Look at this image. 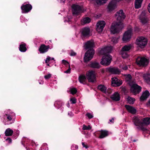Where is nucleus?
Instances as JSON below:
<instances>
[{"mask_svg": "<svg viewBox=\"0 0 150 150\" xmlns=\"http://www.w3.org/2000/svg\"><path fill=\"white\" fill-rule=\"evenodd\" d=\"M132 47L131 44L125 45L122 48L121 51L125 52L128 51L130 50Z\"/></svg>", "mask_w": 150, "mask_h": 150, "instance_id": "nucleus-29", "label": "nucleus"}, {"mask_svg": "<svg viewBox=\"0 0 150 150\" xmlns=\"http://www.w3.org/2000/svg\"><path fill=\"white\" fill-rule=\"evenodd\" d=\"M125 107L129 112L133 114L136 113V110L132 106L128 105H125Z\"/></svg>", "mask_w": 150, "mask_h": 150, "instance_id": "nucleus-21", "label": "nucleus"}, {"mask_svg": "<svg viewBox=\"0 0 150 150\" xmlns=\"http://www.w3.org/2000/svg\"><path fill=\"white\" fill-rule=\"evenodd\" d=\"M147 106H150V100H149L147 103Z\"/></svg>", "mask_w": 150, "mask_h": 150, "instance_id": "nucleus-55", "label": "nucleus"}, {"mask_svg": "<svg viewBox=\"0 0 150 150\" xmlns=\"http://www.w3.org/2000/svg\"><path fill=\"white\" fill-rule=\"evenodd\" d=\"M49 46H46L44 45H42L39 49L40 53H43L47 52L49 48Z\"/></svg>", "mask_w": 150, "mask_h": 150, "instance_id": "nucleus-19", "label": "nucleus"}, {"mask_svg": "<svg viewBox=\"0 0 150 150\" xmlns=\"http://www.w3.org/2000/svg\"><path fill=\"white\" fill-rule=\"evenodd\" d=\"M43 81H42L41 82H39V83L40 84H43Z\"/></svg>", "mask_w": 150, "mask_h": 150, "instance_id": "nucleus-60", "label": "nucleus"}, {"mask_svg": "<svg viewBox=\"0 0 150 150\" xmlns=\"http://www.w3.org/2000/svg\"><path fill=\"white\" fill-rule=\"evenodd\" d=\"M138 28H136L135 29V31H138V30L137 29H138Z\"/></svg>", "mask_w": 150, "mask_h": 150, "instance_id": "nucleus-61", "label": "nucleus"}, {"mask_svg": "<svg viewBox=\"0 0 150 150\" xmlns=\"http://www.w3.org/2000/svg\"><path fill=\"white\" fill-rule=\"evenodd\" d=\"M71 70V69L70 68V66H69L68 69L67 70L65 71H64V73H69L70 72Z\"/></svg>", "mask_w": 150, "mask_h": 150, "instance_id": "nucleus-47", "label": "nucleus"}, {"mask_svg": "<svg viewBox=\"0 0 150 150\" xmlns=\"http://www.w3.org/2000/svg\"><path fill=\"white\" fill-rule=\"evenodd\" d=\"M32 6L30 4H23L21 7L22 12L27 13L30 11L32 9Z\"/></svg>", "mask_w": 150, "mask_h": 150, "instance_id": "nucleus-15", "label": "nucleus"}, {"mask_svg": "<svg viewBox=\"0 0 150 150\" xmlns=\"http://www.w3.org/2000/svg\"><path fill=\"white\" fill-rule=\"evenodd\" d=\"M71 17H70V18H69L68 17L65 18L64 21L65 22H66L67 21L69 22L70 21V19H71Z\"/></svg>", "mask_w": 150, "mask_h": 150, "instance_id": "nucleus-49", "label": "nucleus"}, {"mask_svg": "<svg viewBox=\"0 0 150 150\" xmlns=\"http://www.w3.org/2000/svg\"><path fill=\"white\" fill-rule=\"evenodd\" d=\"M133 122L135 125L142 128V118L139 117H134L133 118Z\"/></svg>", "mask_w": 150, "mask_h": 150, "instance_id": "nucleus-12", "label": "nucleus"}, {"mask_svg": "<svg viewBox=\"0 0 150 150\" xmlns=\"http://www.w3.org/2000/svg\"><path fill=\"white\" fill-rule=\"evenodd\" d=\"M74 147H75V149H78V146L76 145H72L71 146V149L73 150H74L75 149H74L73 148Z\"/></svg>", "mask_w": 150, "mask_h": 150, "instance_id": "nucleus-46", "label": "nucleus"}, {"mask_svg": "<svg viewBox=\"0 0 150 150\" xmlns=\"http://www.w3.org/2000/svg\"><path fill=\"white\" fill-rule=\"evenodd\" d=\"M13 132V131L12 129L10 128H8L6 130L5 134L6 136H9L12 135Z\"/></svg>", "mask_w": 150, "mask_h": 150, "instance_id": "nucleus-32", "label": "nucleus"}, {"mask_svg": "<svg viewBox=\"0 0 150 150\" xmlns=\"http://www.w3.org/2000/svg\"><path fill=\"white\" fill-rule=\"evenodd\" d=\"M117 21L113 22L110 28L111 33L115 34L119 33L123 28L124 25L122 21L124 19L125 16L122 10L118 11L115 15Z\"/></svg>", "mask_w": 150, "mask_h": 150, "instance_id": "nucleus-1", "label": "nucleus"}, {"mask_svg": "<svg viewBox=\"0 0 150 150\" xmlns=\"http://www.w3.org/2000/svg\"><path fill=\"white\" fill-rule=\"evenodd\" d=\"M112 85L113 86H119L122 83V81L117 79L116 77L112 79Z\"/></svg>", "mask_w": 150, "mask_h": 150, "instance_id": "nucleus-16", "label": "nucleus"}, {"mask_svg": "<svg viewBox=\"0 0 150 150\" xmlns=\"http://www.w3.org/2000/svg\"><path fill=\"white\" fill-rule=\"evenodd\" d=\"M100 135H99V138L103 139L107 137L108 135V132L105 130L100 131Z\"/></svg>", "mask_w": 150, "mask_h": 150, "instance_id": "nucleus-24", "label": "nucleus"}, {"mask_svg": "<svg viewBox=\"0 0 150 150\" xmlns=\"http://www.w3.org/2000/svg\"><path fill=\"white\" fill-rule=\"evenodd\" d=\"M13 122H14V121H13V120H12V122H10V123H6V124H8H8H11L12 123H13Z\"/></svg>", "mask_w": 150, "mask_h": 150, "instance_id": "nucleus-59", "label": "nucleus"}, {"mask_svg": "<svg viewBox=\"0 0 150 150\" xmlns=\"http://www.w3.org/2000/svg\"><path fill=\"white\" fill-rule=\"evenodd\" d=\"M68 115H69L70 116H72L73 115V114L72 113L70 112H69L68 113Z\"/></svg>", "mask_w": 150, "mask_h": 150, "instance_id": "nucleus-53", "label": "nucleus"}, {"mask_svg": "<svg viewBox=\"0 0 150 150\" xmlns=\"http://www.w3.org/2000/svg\"><path fill=\"white\" fill-rule=\"evenodd\" d=\"M95 53V51L93 49L88 50L85 53L84 57V62L89 61L92 59Z\"/></svg>", "mask_w": 150, "mask_h": 150, "instance_id": "nucleus-6", "label": "nucleus"}, {"mask_svg": "<svg viewBox=\"0 0 150 150\" xmlns=\"http://www.w3.org/2000/svg\"><path fill=\"white\" fill-rule=\"evenodd\" d=\"M70 55L71 56H74L76 55V53L73 51H71L70 53Z\"/></svg>", "mask_w": 150, "mask_h": 150, "instance_id": "nucleus-50", "label": "nucleus"}, {"mask_svg": "<svg viewBox=\"0 0 150 150\" xmlns=\"http://www.w3.org/2000/svg\"><path fill=\"white\" fill-rule=\"evenodd\" d=\"M114 120L113 118H112V119L110 120V122L113 123V121Z\"/></svg>", "mask_w": 150, "mask_h": 150, "instance_id": "nucleus-58", "label": "nucleus"}, {"mask_svg": "<svg viewBox=\"0 0 150 150\" xmlns=\"http://www.w3.org/2000/svg\"><path fill=\"white\" fill-rule=\"evenodd\" d=\"M127 68L128 67L126 66H125L124 67L122 68V69L124 70H126L127 69Z\"/></svg>", "mask_w": 150, "mask_h": 150, "instance_id": "nucleus-56", "label": "nucleus"}, {"mask_svg": "<svg viewBox=\"0 0 150 150\" xmlns=\"http://www.w3.org/2000/svg\"><path fill=\"white\" fill-rule=\"evenodd\" d=\"M149 95V92L147 90L145 91L143 93L142 96H141L140 98V100L143 101L146 100Z\"/></svg>", "mask_w": 150, "mask_h": 150, "instance_id": "nucleus-18", "label": "nucleus"}, {"mask_svg": "<svg viewBox=\"0 0 150 150\" xmlns=\"http://www.w3.org/2000/svg\"><path fill=\"white\" fill-rule=\"evenodd\" d=\"M62 62L65 65H67L68 64V62L67 61L64 59L62 61Z\"/></svg>", "mask_w": 150, "mask_h": 150, "instance_id": "nucleus-48", "label": "nucleus"}, {"mask_svg": "<svg viewBox=\"0 0 150 150\" xmlns=\"http://www.w3.org/2000/svg\"><path fill=\"white\" fill-rule=\"evenodd\" d=\"M143 77L145 81L148 83H150V74H145L143 75Z\"/></svg>", "mask_w": 150, "mask_h": 150, "instance_id": "nucleus-31", "label": "nucleus"}, {"mask_svg": "<svg viewBox=\"0 0 150 150\" xmlns=\"http://www.w3.org/2000/svg\"><path fill=\"white\" fill-rule=\"evenodd\" d=\"M91 67L95 68H99L100 67V65L99 63L96 62H92L91 64Z\"/></svg>", "mask_w": 150, "mask_h": 150, "instance_id": "nucleus-34", "label": "nucleus"}, {"mask_svg": "<svg viewBox=\"0 0 150 150\" xmlns=\"http://www.w3.org/2000/svg\"><path fill=\"white\" fill-rule=\"evenodd\" d=\"M86 115L88 117L89 119H91L93 117V116L91 114L89 113H86Z\"/></svg>", "mask_w": 150, "mask_h": 150, "instance_id": "nucleus-45", "label": "nucleus"}, {"mask_svg": "<svg viewBox=\"0 0 150 150\" xmlns=\"http://www.w3.org/2000/svg\"><path fill=\"white\" fill-rule=\"evenodd\" d=\"M143 0H135L134 5L136 8H140L142 6V2Z\"/></svg>", "mask_w": 150, "mask_h": 150, "instance_id": "nucleus-25", "label": "nucleus"}, {"mask_svg": "<svg viewBox=\"0 0 150 150\" xmlns=\"http://www.w3.org/2000/svg\"><path fill=\"white\" fill-rule=\"evenodd\" d=\"M86 77L84 75H81L79 78V82L85 84L86 80Z\"/></svg>", "mask_w": 150, "mask_h": 150, "instance_id": "nucleus-26", "label": "nucleus"}, {"mask_svg": "<svg viewBox=\"0 0 150 150\" xmlns=\"http://www.w3.org/2000/svg\"><path fill=\"white\" fill-rule=\"evenodd\" d=\"M86 77L89 82H94L96 81V74L94 71L89 70L87 71Z\"/></svg>", "mask_w": 150, "mask_h": 150, "instance_id": "nucleus-5", "label": "nucleus"}, {"mask_svg": "<svg viewBox=\"0 0 150 150\" xmlns=\"http://www.w3.org/2000/svg\"><path fill=\"white\" fill-rule=\"evenodd\" d=\"M147 39L146 38L143 36L138 37L136 40V43L137 45L141 48H144L147 43Z\"/></svg>", "mask_w": 150, "mask_h": 150, "instance_id": "nucleus-3", "label": "nucleus"}, {"mask_svg": "<svg viewBox=\"0 0 150 150\" xmlns=\"http://www.w3.org/2000/svg\"><path fill=\"white\" fill-rule=\"evenodd\" d=\"M15 115L14 113L13 112L8 110L6 112L5 115H4V119L7 120V121H11L13 116Z\"/></svg>", "mask_w": 150, "mask_h": 150, "instance_id": "nucleus-14", "label": "nucleus"}, {"mask_svg": "<svg viewBox=\"0 0 150 150\" xmlns=\"http://www.w3.org/2000/svg\"><path fill=\"white\" fill-rule=\"evenodd\" d=\"M111 41L113 43L115 44L118 42V39L116 38H113L112 39Z\"/></svg>", "mask_w": 150, "mask_h": 150, "instance_id": "nucleus-40", "label": "nucleus"}, {"mask_svg": "<svg viewBox=\"0 0 150 150\" xmlns=\"http://www.w3.org/2000/svg\"><path fill=\"white\" fill-rule=\"evenodd\" d=\"M81 32L83 36H88L90 34V30L88 28H85L82 29Z\"/></svg>", "mask_w": 150, "mask_h": 150, "instance_id": "nucleus-23", "label": "nucleus"}, {"mask_svg": "<svg viewBox=\"0 0 150 150\" xmlns=\"http://www.w3.org/2000/svg\"><path fill=\"white\" fill-rule=\"evenodd\" d=\"M60 104L61 101L60 100H57L55 102L54 105L55 107H58L57 105L59 107L60 105Z\"/></svg>", "mask_w": 150, "mask_h": 150, "instance_id": "nucleus-42", "label": "nucleus"}, {"mask_svg": "<svg viewBox=\"0 0 150 150\" xmlns=\"http://www.w3.org/2000/svg\"><path fill=\"white\" fill-rule=\"evenodd\" d=\"M91 129V127L89 125L88 126H86L84 125H83L82 128L83 130H90Z\"/></svg>", "mask_w": 150, "mask_h": 150, "instance_id": "nucleus-39", "label": "nucleus"}, {"mask_svg": "<svg viewBox=\"0 0 150 150\" xmlns=\"http://www.w3.org/2000/svg\"><path fill=\"white\" fill-rule=\"evenodd\" d=\"M91 21V19L88 17H86L81 21L82 24H85L89 23Z\"/></svg>", "mask_w": 150, "mask_h": 150, "instance_id": "nucleus-33", "label": "nucleus"}, {"mask_svg": "<svg viewBox=\"0 0 150 150\" xmlns=\"http://www.w3.org/2000/svg\"><path fill=\"white\" fill-rule=\"evenodd\" d=\"M115 1L117 3L119 2L120 1H122L123 0H115Z\"/></svg>", "mask_w": 150, "mask_h": 150, "instance_id": "nucleus-57", "label": "nucleus"}, {"mask_svg": "<svg viewBox=\"0 0 150 150\" xmlns=\"http://www.w3.org/2000/svg\"><path fill=\"white\" fill-rule=\"evenodd\" d=\"M127 103L130 104H133L135 101L134 98L130 97H128L127 98Z\"/></svg>", "mask_w": 150, "mask_h": 150, "instance_id": "nucleus-35", "label": "nucleus"}, {"mask_svg": "<svg viewBox=\"0 0 150 150\" xmlns=\"http://www.w3.org/2000/svg\"><path fill=\"white\" fill-rule=\"evenodd\" d=\"M72 8L74 15H77L84 11L82 7H81L79 5L74 4L72 6Z\"/></svg>", "mask_w": 150, "mask_h": 150, "instance_id": "nucleus-8", "label": "nucleus"}, {"mask_svg": "<svg viewBox=\"0 0 150 150\" xmlns=\"http://www.w3.org/2000/svg\"><path fill=\"white\" fill-rule=\"evenodd\" d=\"M136 62L140 66H145L148 64L149 61L147 59L144 57H139L136 60Z\"/></svg>", "mask_w": 150, "mask_h": 150, "instance_id": "nucleus-7", "label": "nucleus"}, {"mask_svg": "<svg viewBox=\"0 0 150 150\" xmlns=\"http://www.w3.org/2000/svg\"><path fill=\"white\" fill-rule=\"evenodd\" d=\"M6 141H8V142L9 143H10L11 142L12 140L10 138H8L6 139Z\"/></svg>", "mask_w": 150, "mask_h": 150, "instance_id": "nucleus-51", "label": "nucleus"}, {"mask_svg": "<svg viewBox=\"0 0 150 150\" xmlns=\"http://www.w3.org/2000/svg\"><path fill=\"white\" fill-rule=\"evenodd\" d=\"M132 79V76L130 74L127 75L126 77V80L127 81H129L131 80Z\"/></svg>", "mask_w": 150, "mask_h": 150, "instance_id": "nucleus-41", "label": "nucleus"}, {"mask_svg": "<svg viewBox=\"0 0 150 150\" xmlns=\"http://www.w3.org/2000/svg\"><path fill=\"white\" fill-rule=\"evenodd\" d=\"M117 3L115 0H112L108 5L107 9L108 11H112L115 10L117 7Z\"/></svg>", "mask_w": 150, "mask_h": 150, "instance_id": "nucleus-11", "label": "nucleus"}, {"mask_svg": "<svg viewBox=\"0 0 150 150\" xmlns=\"http://www.w3.org/2000/svg\"><path fill=\"white\" fill-rule=\"evenodd\" d=\"M52 76V74L50 73H49L48 74L44 76V78L46 79H48L51 77Z\"/></svg>", "mask_w": 150, "mask_h": 150, "instance_id": "nucleus-43", "label": "nucleus"}, {"mask_svg": "<svg viewBox=\"0 0 150 150\" xmlns=\"http://www.w3.org/2000/svg\"><path fill=\"white\" fill-rule=\"evenodd\" d=\"M106 23L103 21H100L97 23L96 30L99 33H101L105 26Z\"/></svg>", "mask_w": 150, "mask_h": 150, "instance_id": "nucleus-13", "label": "nucleus"}, {"mask_svg": "<svg viewBox=\"0 0 150 150\" xmlns=\"http://www.w3.org/2000/svg\"><path fill=\"white\" fill-rule=\"evenodd\" d=\"M70 101L72 103L74 104L76 102V99L75 98H71L70 99Z\"/></svg>", "mask_w": 150, "mask_h": 150, "instance_id": "nucleus-44", "label": "nucleus"}, {"mask_svg": "<svg viewBox=\"0 0 150 150\" xmlns=\"http://www.w3.org/2000/svg\"><path fill=\"white\" fill-rule=\"evenodd\" d=\"M94 46V43L93 40H91L87 41L85 43L84 47L86 49L92 48Z\"/></svg>", "mask_w": 150, "mask_h": 150, "instance_id": "nucleus-17", "label": "nucleus"}, {"mask_svg": "<svg viewBox=\"0 0 150 150\" xmlns=\"http://www.w3.org/2000/svg\"><path fill=\"white\" fill-rule=\"evenodd\" d=\"M52 60H54V58L53 57L51 58L49 56H47L45 60V62L47 64V65L50 66L49 63L50 61Z\"/></svg>", "mask_w": 150, "mask_h": 150, "instance_id": "nucleus-36", "label": "nucleus"}, {"mask_svg": "<svg viewBox=\"0 0 150 150\" xmlns=\"http://www.w3.org/2000/svg\"><path fill=\"white\" fill-rule=\"evenodd\" d=\"M26 44L24 43H22L20 45L19 49L20 51L22 52H24L27 50V49L25 47Z\"/></svg>", "mask_w": 150, "mask_h": 150, "instance_id": "nucleus-28", "label": "nucleus"}, {"mask_svg": "<svg viewBox=\"0 0 150 150\" xmlns=\"http://www.w3.org/2000/svg\"><path fill=\"white\" fill-rule=\"evenodd\" d=\"M98 89L103 93H106L107 88L104 85H98Z\"/></svg>", "mask_w": 150, "mask_h": 150, "instance_id": "nucleus-30", "label": "nucleus"}, {"mask_svg": "<svg viewBox=\"0 0 150 150\" xmlns=\"http://www.w3.org/2000/svg\"><path fill=\"white\" fill-rule=\"evenodd\" d=\"M147 8H148V11L150 13V3H149L148 4V6Z\"/></svg>", "mask_w": 150, "mask_h": 150, "instance_id": "nucleus-52", "label": "nucleus"}, {"mask_svg": "<svg viewBox=\"0 0 150 150\" xmlns=\"http://www.w3.org/2000/svg\"><path fill=\"white\" fill-rule=\"evenodd\" d=\"M82 145L83 146V147H85L86 148H87V147L86 146L85 144L84 143L82 142Z\"/></svg>", "mask_w": 150, "mask_h": 150, "instance_id": "nucleus-54", "label": "nucleus"}, {"mask_svg": "<svg viewBox=\"0 0 150 150\" xmlns=\"http://www.w3.org/2000/svg\"><path fill=\"white\" fill-rule=\"evenodd\" d=\"M112 50L111 46H105L102 48L99 51V54H100L104 55L100 62L102 65L108 66L110 64L112 60L111 56L107 54L110 52Z\"/></svg>", "mask_w": 150, "mask_h": 150, "instance_id": "nucleus-2", "label": "nucleus"}, {"mask_svg": "<svg viewBox=\"0 0 150 150\" xmlns=\"http://www.w3.org/2000/svg\"><path fill=\"white\" fill-rule=\"evenodd\" d=\"M109 70L112 74H118L120 72V71L117 68H110Z\"/></svg>", "mask_w": 150, "mask_h": 150, "instance_id": "nucleus-27", "label": "nucleus"}, {"mask_svg": "<svg viewBox=\"0 0 150 150\" xmlns=\"http://www.w3.org/2000/svg\"><path fill=\"white\" fill-rule=\"evenodd\" d=\"M110 98L113 100L117 101L120 100V97L119 94L117 92H115L111 96Z\"/></svg>", "mask_w": 150, "mask_h": 150, "instance_id": "nucleus-20", "label": "nucleus"}, {"mask_svg": "<svg viewBox=\"0 0 150 150\" xmlns=\"http://www.w3.org/2000/svg\"><path fill=\"white\" fill-rule=\"evenodd\" d=\"M69 91L72 94H75L77 92L76 89L75 88H70L69 90Z\"/></svg>", "mask_w": 150, "mask_h": 150, "instance_id": "nucleus-37", "label": "nucleus"}, {"mask_svg": "<svg viewBox=\"0 0 150 150\" xmlns=\"http://www.w3.org/2000/svg\"><path fill=\"white\" fill-rule=\"evenodd\" d=\"M142 127L143 126L149 125L150 123V118L146 117L142 118Z\"/></svg>", "mask_w": 150, "mask_h": 150, "instance_id": "nucleus-22", "label": "nucleus"}, {"mask_svg": "<svg viewBox=\"0 0 150 150\" xmlns=\"http://www.w3.org/2000/svg\"><path fill=\"white\" fill-rule=\"evenodd\" d=\"M146 11H143L140 14L139 18L141 22L144 24L148 21V19L146 15Z\"/></svg>", "mask_w": 150, "mask_h": 150, "instance_id": "nucleus-10", "label": "nucleus"}, {"mask_svg": "<svg viewBox=\"0 0 150 150\" xmlns=\"http://www.w3.org/2000/svg\"><path fill=\"white\" fill-rule=\"evenodd\" d=\"M131 86V91L132 93L136 94L139 93L141 91V87L136 84H133L132 85L130 84Z\"/></svg>", "mask_w": 150, "mask_h": 150, "instance_id": "nucleus-9", "label": "nucleus"}, {"mask_svg": "<svg viewBox=\"0 0 150 150\" xmlns=\"http://www.w3.org/2000/svg\"><path fill=\"white\" fill-rule=\"evenodd\" d=\"M132 28L130 26L128 27V30L124 33L122 40L124 42L129 41L131 38L132 35Z\"/></svg>", "mask_w": 150, "mask_h": 150, "instance_id": "nucleus-4", "label": "nucleus"}, {"mask_svg": "<svg viewBox=\"0 0 150 150\" xmlns=\"http://www.w3.org/2000/svg\"><path fill=\"white\" fill-rule=\"evenodd\" d=\"M121 53L122 54V56L123 58H125L128 57V54L127 53L124 51H122L121 50Z\"/></svg>", "mask_w": 150, "mask_h": 150, "instance_id": "nucleus-38", "label": "nucleus"}]
</instances>
